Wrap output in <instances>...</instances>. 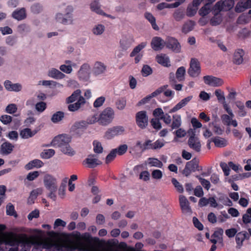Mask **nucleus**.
Instances as JSON below:
<instances>
[{"instance_id": "nucleus-1", "label": "nucleus", "mask_w": 251, "mask_h": 251, "mask_svg": "<svg viewBox=\"0 0 251 251\" xmlns=\"http://www.w3.org/2000/svg\"><path fill=\"white\" fill-rule=\"evenodd\" d=\"M75 243H68L64 246L68 250L74 251H103L101 248V243L98 238L92 237L88 233L81 234L79 232L72 234Z\"/></svg>"}, {"instance_id": "nucleus-2", "label": "nucleus", "mask_w": 251, "mask_h": 251, "mask_svg": "<svg viewBox=\"0 0 251 251\" xmlns=\"http://www.w3.org/2000/svg\"><path fill=\"white\" fill-rule=\"evenodd\" d=\"M63 10L64 14L59 12L55 14V19L56 21L64 25H73L74 21L73 6L70 5L66 6Z\"/></svg>"}, {"instance_id": "nucleus-3", "label": "nucleus", "mask_w": 251, "mask_h": 251, "mask_svg": "<svg viewBox=\"0 0 251 251\" xmlns=\"http://www.w3.org/2000/svg\"><path fill=\"white\" fill-rule=\"evenodd\" d=\"M72 140V137L71 135L67 134H59L54 137L50 144L44 145L43 147H47L52 146L54 147H59L60 149L69 144Z\"/></svg>"}, {"instance_id": "nucleus-4", "label": "nucleus", "mask_w": 251, "mask_h": 251, "mask_svg": "<svg viewBox=\"0 0 251 251\" xmlns=\"http://www.w3.org/2000/svg\"><path fill=\"white\" fill-rule=\"evenodd\" d=\"M114 117V110L110 107H107L99 114V124L103 126H107L112 123Z\"/></svg>"}, {"instance_id": "nucleus-5", "label": "nucleus", "mask_w": 251, "mask_h": 251, "mask_svg": "<svg viewBox=\"0 0 251 251\" xmlns=\"http://www.w3.org/2000/svg\"><path fill=\"white\" fill-rule=\"evenodd\" d=\"M91 67L88 63L83 64L77 72V75L79 80L83 81H88L90 78Z\"/></svg>"}, {"instance_id": "nucleus-6", "label": "nucleus", "mask_w": 251, "mask_h": 251, "mask_svg": "<svg viewBox=\"0 0 251 251\" xmlns=\"http://www.w3.org/2000/svg\"><path fill=\"white\" fill-rule=\"evenodd\" d=\"M188 133L190 135L188 141L189 147L196 152H200L201 150V144L199 138L196 136L195 131L190 129Z\"/></svg>"}, {"instance_id": "nucleus-7", "label": "nucleus", "mask_w": 251, "mask_h": 251, "mask_svg": "<svg viewBox=\"0 0 251 251\" xmlns=\"http://www.w3.org/2000/svg\"><path fill=\"white\" fill-rule=\"evenodd\" d=\"M43 184L47 190H57V180L53 176L46 174L43 178Z\"/></svg>"}, {"instance_id": "nucleus-8", "label": "nucleus", "mask_w": 251, "mask_h": 251, "mask_svg": "<svg viewBox=\"0 0 251 251\" xmlns=\"http://www.w3.org/2000/svg\"><path fill=\"white\" fill-rule=\"evenodd\" d=\"M125 131L123 126H115L108 128L104 133V137L106 139H112L115 136L122 135Z\"/></svg>"}, {"instance_id": "nucleus-9", "label": "nucleus", "mask_w": 251, "mask_h": 251, "mask_svg": "<svg viewBox=\"0 0 251 251\" xmlns=\"http://www.w3.org/2000/svg\"><path fill=\"white\" fill-rule=\"evenodd\" d=\"M188 74L192 77H195L201 73L200 62L196 58H192L190 63V67L188 70Z\"/></svg>"}, {"instance_id": "nucleus-10", "label": "nucleus", "mask_w": 251, "mask_h": 251, "mask_svg": "<svg viewBox=\"0 0 251 251\" xmlns=\"http://www.w3.org/2000/svg\"><path fill=\"white\" fill-rule=\"evenodd\" d=\"M136 123L141 128H145L148 124V117L145 111H141L136 114Z\"/></svg>"}, {"instance_id": "nucleus-11", "label": "nucleus", "mask_w": 251, "mask_h": 251, "mask_svg": "<svg viewBox=\"0 0 251 251\" xmlns=\"http://www.w3.org/2000/svg\"><path fill=\"white\" fill-rule=\"evenodd\" d=\"M234 5L233 0H225V1H218L214 6L215 10L221 11L222 10L228 11L231 9Z\"/></svg>"}, {"instance_id": "nucleus-12", "label": "nucleus", "mask_w": 251, "mask_h": 251, "mask_svg": "<svg viewBox=\"0 0 251 251\" xmlns=\"http://www.w3.org/2000/svg\"><path fill=\"white\" fill-rule=\"evenodd\" d=\"M204 83L211 86L219 87L223 85V80L220 78L212 75H206L203 77Z\"/></svg>"}, {"instance_id": "nucleus-13", "label": "nucleus", "mask_w": 251, "mask_h": 251, "mask_svg": "<svg viewBox=\"0 0 251 251\" xmlns=\"http://www.w3.org/2000/svg\"><path fill=\"white\" fill-rule=\"evenodd\" d=\"M133 42L132 36L129 35H123L120 41V46L123 50H126L131 47Z\"/></svg>"}, {"instance_id": "nucleus-14", "label": "nucleus", "mask_w": 251, "mask_h": 251, "mask_svg": "<svg viewBox=\"0 0 251 251\" xmlns=\"http://www.w3.org/2000/svg\"><path fill=\"white\" fill-rule=\"evenodd\" d=\"M106 71V66L100 61L96 62L92 68V72L95 76L104 74Z\"/></svg>"}, {"instance_id": "nucleus-15", "label": "nucleus", "mask_w": 251, "mask_h": 251, "mask_svg": "<svg viewBox=\"0 0 251 251\" xmlns=\"http://www.w3.org/2000/svg\"><path fill=\"white\" fill-rule=\"evenodd\" d=\"M192 98V96H189L183 99L175 106H174L172 108L170 109L169 111V113H173L178 111L182 108L185 106L191 100Z\"/></svg>"}, {"instance_id": "nucleus-16", "label": "nucleus", "mask_w": 251, "mask_h": 251, "mask_svg": "<svg viewBox=\"0 0 251 251\" xmlns=\"http://www.w3.org/2000/svg\"><path fill=\"white\" fill-rule=\"evenodd\" d=\"M165 44L168 48L174 51L178 52L180 50L181 47L179 43L174 38H168Z\"/></svg>"}, {"instance_id": "nucleus-17", "label": "nucleus", "mask_w": 251, "mask_h": 251, "mask_svg": "<svg viewBox=\"0 0 251 251\" xmlns=\"http://www.w3.org/2000/svg\"><path fill=\"white\" fill-rule=\"evenodd\" d=\"M20 242V239L16 236L4 237L0 236V244L4 243L10 246H17Z\"/></svg>"}, {"instance_id": "nucleus-18", "label": "nucleus", "mask_w": 251, "mask_h": 251, "mask_svg": "<svg viewBox=\"0 0 251 251\" xmlns=\"http://www.w3.org/2000/svg\"><path fill=\"white\" fill-rule=\"evenodd\" d=\"M145 165L149 167H154L156 168H162L163 167V162L155 157H149L145 161Z\"/></svg>"}, {"instance_id": "nucleus-19", "label": "nucleus", "mask_w": 251, "mask_h": 251, "mask_svg": "<svg viewBox=\"0 0 251 251\" xmlns=\"http://www.w3.org/2000/svg\"><path fill=\"white\" fill-rule=\"evenodd\" d=\"M234 117V114L233 115L229 114H223L221 116V120L223 124L225 125L229 126H232L233 127H237L238 123L235 119H233Z\"/></svg>"}, {"instance_id": "nucleus-20", "label": "nucleus", "mask_w": 251, "mask_h": 251, "mask_svg": "<svg viewBox=\"0 0 251 251\" xmlns=\"http://www.w3.org/2000/svg\"><path fill=\"white\" fill-rule=\"evenodd\" d=\"M166 43L159 37H154L151 43L152 49L154 50H159L162 49Z\"/></svg>"}, {"instance_id": "nucleus-21", "label": "nucleus", "mask_w": 251, "mask_h": 251, "mask_svg": "<svg viewBox=\"0 0 251 251\" xmlns=\"http://www.w3.org/2000/svg\"><path fill=\"white\" fill-rule=\"evenodd\" d=\"M5 88L8 91L20 92L22 89V85L19 83H13L11 81L7 80L4 83Z\"/></svg>"}, {"instance_id": "nucleus-22", "label": "nucleus", "mask_w": 251, "mask_h": 251, "mask_svg": "<svg viewBox=\"0 0 251 251\" xmlns=\"http://www.w3.org/2000/svg\"><path fill=\"white\" fill-rule=\"evenodd\" d=\"M179 201L183 212L186 214H190L191 213V209L189 206V202L186 198L183 195H180Z\"/></svg>"}, {"instance_id": "nucleus-23", "label": "nucleus", "mask_w": 251, "mask_h": 251, "mask_svg": "<svg viewBox=\"0 0 251 251\" xmlns=\"http://www.w3.org/2000/svg\"><path fill=\"white\" fill-rule=\"evenodd\" d=\"M84 163L90 168H95L97 165L101 164V162L94 155H89L84 161Z\"/></svg>"}, {"instance_id": "nucleus-24", "label": "nucleus", "mask_w": 251, "mask_h": 251, "mask_svg": "<svg viewBox=\"0 0 251 251\" xmlns=\"http://www.w3.org/2000/svg\"><path fill=\"white\" fill-rule=\"evenodd\" d=\"M77 65L75 63L73 62L71 60H67L65 61V64L61 65L59 69L64 73L67 74H71L73 71V67H76Z\"/></svg>"}, {"instance_id": "nucleus-25", "label": "nucleus", "mask_w": 251, "mask_h": 251, "mask_svg": "<svg viewBox=\"0 0 251 251\" xmlns=\"http://www.w3.org/2000/svg\"><path fill=\"white\" fill-rule=\"evenodd\" d=\"M251 8V0H247L246 1L240 0L236 4L235 10L236 12L240 13L247 9Z\"/></svg>"}, {"instance_id": "nucleus-26", "label": "nucleus", "mask_w": 251, "mask_h": 251, "mask_svg": "<svg viewBox=\"0 0 251 251\" xmlns=\"http://www.w3.org/2000/svg\"><path fill=\"white\" fill-rule=\"evenodd\" d=\"M156 60L157 63L164 67H169L171 65L170 59L166 54H160L157 55Z\"/></svg>"}, {"instance_id": "nucleus-27", "label": "nucleus", "mask_w": 251, "mask_h": 251, "mask_svg": "<svg viewBox=\"0 0 251 251\" xmlns=\"http://www.w3.org/2000/svg\"><path fill=\"white\" fill-rule=\"evenodd\" d=\"M223 233L224 230L222 228H218L215 231L212 235V238L211 239V242L214 244H216L217 242L222 243Z\"/></svg>"}, {"instance_id": "nucleus-28", "label": "nucleus", "mask_w": 251, "mask_h": 251, "mask_svg": "<svg viewBox=\"0 0 251 251\" xmlns=\"http://www.w3.org/2000/svg\"><path fill=\"white\" fill-rule=\"evenodd\" d=\"M44 192V188L42 187H39L33 190L30 194L29 197L28 202L29 203H33L34 200L36 198L43 194Z\"/></svg>"}, {"instance_id": "nucleus-29", "label": "nucleus", "mask_w": 251, "mask_h": 251, "mask_svg": "<svg viewBox=\"0 0 251 251\" xmlns=\"http://www.w3.org/2000/svg\"><path fill=\"white\" fill-rule=\"evenodd\" d=\"M197 168V164L192 161L188 162L183 171V174L187 176L190 175L192 172H194Z\"/></svg>"}, {"instance_id": "nucleus-30", "label": "nucleus", "mask_w": 251, "mask_h": 251, "mask_svg": "<svg viewBox=\"0 0 251 251\" xmlns=\"http://www.w3.org/2000/svg\"><path fill=\"white\" fill-rule=\"evenodd\" d=\"M105 30V27L104 25L101 24H97L95 25L92 28L91 31L95 36L101 35Z\"/></svg>"}, {"instance_id": "nucleus-31", "label": "nucleus", "mask_w": 251, "mask_h": 251, "mask_svg": "<svg viewBox=\"0 0 251 251\" xmlns=\"http://www.w3.org/2000/svg\"><path fill=\"white\" fill-rule=\"evenodd\" d=\"M14 146L7 142L3 143L0 147V153L3 155L10 154L13 151Z\"/></svg>"}, {"instance_id": "nucleus-32", "label": "nucleus", "mask_w": 251, "mask_h": 251, "mask_svg": "<svg viewBox=\"0 0 251 251\" xmlns=\"http://www.w3.org/2000/svg\"><path fill=\"white\" fill-rule=\"evenodd\" d=\"M48 75L49 76L54 79H62L65 75L55 68H51L48 71Z\"/></svg>"}, {"instance_id": "nucleus-33", "label": "nucleus", "mask_w": 251, "mask_h": 251, "mask_svg": "<svg viewBox=\"0 0 251 251\" xmlns=\"http://www.w3.org/2000/svg\"><path fill=\"white\" fill-rule=\"evenodd\" d=\"M44 165L43 162L39 159H34L25 166V169L29 170L34 168H40Z\"/></svg>"}, {"instance_id": "nucleus-34", "label": "nucleus", "mask_w": 251, "mask_h": 251, "mask_svg": "<svg viewBox=\"0 0 251 251\" xmlns=\"http://www.w3.org/2000/svg\"><path fill=\"white\" fill-rule=\"evenodd\" d=\"M244 51L242 49L237 50L234 53L233 57V62L236 64H240L243 61V56Z\"/></svg>"}, {"instance_id": "nucleus-35", "label": "nucleus", "mask_w": 251, "mask_h": 251, "mask_svg": "<svg viewBox=\"0 0 251 251\" xmlns=\"http://www.w3.org/2000/svg\"><path fill=\"white\" fill-rule=\"evenodd\" d=\"M182 123L181 117L179 114H174L172 117V123L171 126L172 129L179 128Z\"/></svg>"}, {"instance_id": "nucleus-36", "label": "nucleus", "mask_w": 251, "mask_h": 251, "mask_svg": "<svg viewBox=\"0 0 251 251\" xmlns=\"http://www.w3.org/2000/svg\"><path fill=\"white\" fill-rule=\"evenodd\" d=\"M81 92L79 89H77L74 91L73 94L66 99V102L68 103H73L75 100H78L80 98H83L81 95Z\"/></svg>"}, {"instance_id": "nucleus-37", "label": "nucleus", "mask_w": 251, "mask_h": 251, "mask_svg": "<svg viewBox=\"0 0 251 251\" xmlns=\"http://www.w3.org/2000/svg\"><path fill=\"white\" fill-rule=\"evenodd\" d=\"M37 132L36 130H31L30 128H25L20 132V136L23 139H28L33 136Z\"/></svg>"}, {"instance_id": "nucleus-38", "label": "nucleus", "mask_w": 251, "mask_h": 251, "mask_svg": "<svg viewBox=\"0 0 251 251\" xmlns=\"http://www.w3.org/2000/svg\"><path fill=\"white\" fill-rule=\"evenodd\" d=\"M85 103V100L84 98H80L79 100L74 103L70 104L68 105V109L70 111H75L77 110L80 108L81 105Z\"/></svg>"}, {"instance_id": "nucleus-39", "label": "nucleus", "mask_w": 251, "mask_h": 251, "mask_svg": "<svg viewBox=\"0 0 251 251\" xmlns=\"http://www.w3.org/2000/svg\"><path fill=\"white\" fill-rule=\"evenodd\" d=\"M91 9L93 11L95 12L96 13L101 15H104L108 17H110L112 19H114V17L111 16L110 15H106L100 8V4L97 1H94L91 4Z\"/></svg>"}, {"instance_id": "nucleus-40", "label": "nucleus", "mask_w": 251, "mask_h": 251, "mask_svg": "<svg viewBox=\"0 0 251 251\" xmlns=\"http://www.w3.org/2000/svg\"><path fill=\"white\" fill-rule=\"evenodd\" d=\"M39 245L45 249H50L52 247L57 246V244L52 240L47 239L39 241Z\"/></svg>"}, {"instance_id": "nucleus-41", "label": "nucleus", "mask_w": 251, "mask_h": 251, "mask_svg": "<svg viewBox=\"0 0 251 251\" xmlns=\"http://www.w3.org/2000/svg\"><path fill=\"white\" fill-rule=\"evenodd\" d=\"M61 151L65 154L72 156L75 154V150L70 146L69 144H66L60 149Z\"/></svg>"}, {"instance_id": "nucleus-42", "label": "nucleus", "mask_w": 251, "mask_h": 251, "mask_svg": "<svg viewBox=\"0 0 251 251\" xmlns=\"http://www.w3.org/2000/svg\"><path fill=\"white\" fill-rule=\"evenodd\" d=\"M147 45V42H142L140 44L136 46L130 53V56L133 57L137 54L141 53V50H143L144 48H145Z\"/></svg>"}, {"instance_id": "nucleus-43", "label": "nucleus", "mask_w": 251, "mask_h": 251, "mask_svg": "<svg viewBox=\"0 0 251 251\" xmlns=\"http://www.w3.org/2000/svg\"><path fill=\"white\" fill-rule=\"evenodd\" d=\"M212 141L214 143L215 145L219 148L224 147L227 145V142L226 139L219 137L213 138Z\"/></svg>"}, {"instance_id": "nucleus-44", "label": "nucleus", "mask_w": 251, "mask_h": 251, "mask_svg": "<svg viewBox=\"0 0 251 251\" xmlns=\"http://www.w3.org/2000/svg\"><path fill=\"white\" fill-rule=\"evenodd\" d=\"M13 17L18 20L24 19L25 16V9L22 8L19 10L15 11L12 14Z\"/></svg>"}, {"instance_id": "nucleus-45", "label": "nucleus", "mask_w": 251, "mask_h": 251, "mask_svg": "<svg viewBox=\"0 0 251 251\" xmlns=\"http://www.w3.org/2000/svg\"><path fill=\"white\" fill-rule=\"evenodd\" d=\"M195 25L194 22L192 21H188L186 22L183 25L182 31L185 33H187L191 31Z\"/></svg>"}, {"instance_id": "nucleus-46", "label": "nucleus", "mask_w": 251, "mask_h": 251, "mask_svg": "<svg viewBox=\"0 0 251 251\" xmlns=\"http://www.w3.org/2000/svg\"><path fill=\"white\" fill-rule=\"evenodd\" d=\"M145 18L150 22L152 28L156 30H158L159 29V27L156 24L155 18L150 13H146L145 14Z\"/></svg>"}, {"instance_id": "nucleus-47", "label": "nucleus", "mask_w": 251, "mask_h": 251, "mask_svg": "<svg viewBox=\"0 0 251 251\" xmlns=\"http://www.w3.org/2000/svg\"><path fill=\"white\" fill-rule=\"evenodd\" d=\"M55 154V151L53 149L44 150L41 153L40 156L43 159H49Z\"/></svg>"}, {"instance_id": "nucleus-48", "label": "nucleus", "mask_w": 251, "mask_h": 251, "mask_svg": "<svg viewBox=\"0 0 251 251\" xmlns=\"http://www.w3.org/2000/svg\"><path fill=\"white\" fill-rule=\"evenodd\" d=\"M218 201L221 202L222 205L231 206L233 205V203L226 196L222 195L218 198Z\"/></svg>"}, {"instance_id": "nucleus-49", "label": "nucleus", "mask_w": 251, "mask_h": 251, "mask_svg": "<svg viewBox=\"0 0 251 251\" xmlns=\"http://www.w3.org/2000/svg\"><path fill=\"white\" fill-rule=\"evenodd\" d=\"M64 117V114L61 111H58L53 114L51 117V121L53 123H57L61 121Z\"/></svg>"}, {"instance_id": "nucleus-50", "label": "nucleus", "mask_w": 251, "mask_h": 251, "mask_svg": "<svg viewBox=\"0 0 251 251\" xmlns=\"http://www.w3.org/2000/svg\"><path fill=\"white\" fill-rule=\"evenodd\" d=\"M211 4L209 3L205 4L199 10V14L202 17L207 15L211 11Z\"/></svg>"}, {"instance_id": "nucleus-51", "label": "nucleus", "mask_w": 251, "mask_h": 251, "mask_svg": "<svg viewBox=\"0 0 251 251\" xmlns=\"http://www.w3.org/2000/svg\"><path fill=\"white\" fill-rule=\"evenodd\" d=\"M88 125L87 122L84 121L75 122L72 126L73 130H76L77 129H86Z\"/></svg>"}, {"instance_id": "nucleus-52", "label": "nucleus", "mask_w": 251, "mask_h": 251, "mask_svg": "<svg viewBox=\"0 0 251 251\" xmlns=\"http://www.w3.org/2000/svg\"><path fill=\"white\" fill-rule=\"evenodd\" d=\"M151 176L155 180H160L163 176V173L159 169H153L151 171Z\"/></svg>"}, {"instance_id": "nucleus-53", "label": "nucleus", "mask_w": 251, "mask_h": 251, "mask_svg": "<svg viewBox=\"0 0 251 251\" xmlns=\"http://www.w3.org/2000/svg\"><path fill=\"white\" fill-rule=\"evenodd\" d=\"M246 238V234L244 233L239 232L236 234L235 240L239 248H240L242 246L243 242L245 240Z\"/></svg>"}, {"instance_id": "nucleus-54", "label": "nucleus", "mask_w": 251, "mask_h": 251, "mask_svg": "<svg viewBox=\"0 0 251 251\" xmlns=\"http://www.w3.org/2000/svg\"><path fill=\"white\" fill-rule=\"evenodd\" d=\"M185 69L184 67L178 68L176 72V77L178 81H182L184 79Z\"/></svg>"}, {"instance_id": "nucleus-55", "label": "nucleus", "mask_w": 251, "mask_h": 251, "mask_svg": "<svg viewBox=\"0 0 251 251\" xmlns=\"http://www.w3.org/2000/svg\"><path fill=\"white\" fill-rule=\"evenodd\" d=\"M93 150L95 153H100L103 151V148L100 142L97 140H95L93 143Z\"/></svg>"}, {"instance_id": "nucleus-56", "label": "nucleus", "mask_w": 251, "mask_h": 251, "mask_svg": "<svg viewBox=\"0 0 251 251\" xmlns=\"http://www.w3.org/2000/svg\"><path fill=\"white\" fill-rule=\"evenodd\" d=\"M208 204L213 208H217L218 209H222L223 208V205L221 204H218L214 197H210L208 198Z\"/></svg>"}, {"instance_id": "nucleus-57", "label": "nucleus", "mask_w": 251, "mask_h": 251, "mask_svg": "<svg viewBox=\"0 0 251 251\" xmlns=\"http://www.w3.org/2000/svg\"><path fill=\"white\" fill-rule=\"evenodd\" d=\"M126 104V100L125 98H121L118 100L116 102V106L117 109L123 110Z\"/></svg>"}, {"instance_id": "nucleus-58", "label": "nucleus", "mask_w": 251, "mask_h": 251, "mask_svg": "<svg viewBox=\"0 0 251 251\" xmlns=\"http://www.w3.org/2000/svg\"><path fill=\"white\" fill-rule=\"evenodd\" d=\"M172 183L176 188V190L180 193L183 192V187L182 185L175 178H173L171 180Z\"/></svg>"}, {"instance_id": "nucleus-59", "label": "nucleus", "mask_w": 251, "mask_h": 251, "mask_svg": "<svg viewBox=\"0 0 251 251\" xmlns=\"http://www.w3.org/2000/svg\"><path fill=\"white\" fill-rule=\"evenodd\" d=\"M165 142L163 139H158L152 143L151 147V150H156L162 148L164 146Z\"/></svg>"}, {"instance_id": "nucleus-60", "label": "nucleus", "mask_w": 251, "mask_h": 251, "mask_svg": "<svg viewBox=\"0 0 251 251\" xmlns=\"http://www.w3.org/2000/svg\"><path fill=\"white\" fill-rule=\"evenodd\" d=\"M85 122L87 125L94 124L97 122L99 123V114H96L89 117Z\"/></svg>"}, {"instance_id": "nucleus-61", "label": "nucleus", "mask_w": 251, "mask_h": 251, "mask_svg": "<svg viewBox=\"0 0 251 251\" xmlns=\"http://www.w3.org/2000/svg\"><path fill=\"white\" fill-rule=\"evenodd\" d=\"M17 109L16 104L11 103L6 106L5 111L9 114H14L17 111Z\"/></svg>"}, {"instance_id": "nucleus-62", "label": "nucleus", "mask_w": 251, "mask_h": 251, "mask_svg": "<svg viewBox=\"0 0 251 251\" xmlns=\"http://www.w3.org/2000/svg\"><path fill=\"white\" fill-rule=\"evenodd\" d=\"M153 115L154 117H155V119H161V117L163 116L164 115V113L161 108H157L155 109L153 111Z\"/></svg>"}, {"instance_id": "nucleus-63", "label": "nucleus", "mask_w": 251, "mask_h": 251, "mask_svg": "<svg viewBox=\"0 0 251 251\" xmlns=\"http://www.w3.org/2000/svg\"><path fill=\"white\" fill-rule=\"evenodd\" d=\"M214 94L219 101H225V97L224 92L221 89H216Z\"/></svg>"}, {"instance_id": "nucleus-64", "label": "nucleus", "mask_w": 251, "mask_h": 251, "mask_svg": "<svg viewBox=\"0 0 251 251\" xmlns=\"http://www.w3.org/2000/svg\"><path fill=\"white\" fill-rule=\"evenodd\" d=\"M139 179L144 181H148L150 179V175L148 171H144L140 173Z\"/></svg>"}]
</instances>
